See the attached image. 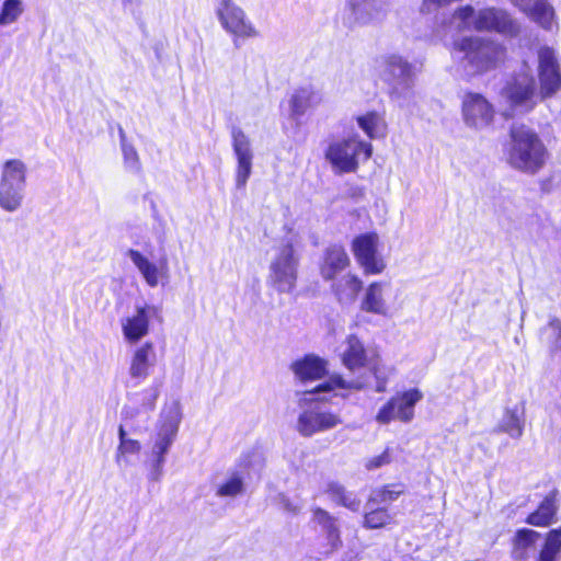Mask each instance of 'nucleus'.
I'll list each match as a JSON object with an SVG mask.
<instances>
[{
  "mask_svg": "<svg viewBox=\"0 0 561 561\" xmlns=\"http://www.w3.org/2000/svg\"><path fill=\"white\" fill-rule=\"evenodd\" d=\"M457 14L459 16L460 20L462 21H468L470 18L473 16L474 14V9L473 7L467 4L465 7H460L458 10H457Z\"/></svg>",
  "mask_w": 561,
  "mask_h": 561,
  "instance_id": "obj_43",
  "label": "nucleus"
},
{
  "mask_svg": "<svg viewBox=\"0 0 561 561\" xmlns=\"http://www.w3.org/2000/svg\"><path fill=\"white\" fill-rule=\"evenodd\" d=\"M330 385L332 386V390L334 389H350L360 391L364 390L368 382L367 380L359 378L355 380L347 381L341 375H333L329 378Z\"/></svg>",
  "mask_w": 561,
  "mask_h": 561,
  "instance_id": "obj_38",
  "label": "nucleus"
},
{
  "mask_svg": "<svg viewBox=\"0 0 561 561\" xmlns=\"http://www.w3.org/2000/svg\"><path fill=\"white\" fill-rule=\"evenodd\" d=\"M122 150L125 164L130 169L140 170V161L137 150L131 145L127 144L122 145Z\"/></svg>",
  "mask_w": 561,
  "mask_h": 561,
  "instance_id": "obj_40",
  "label": "nucleus"
},
{
  "mask_svg": "<svg viewBox=\"0 0 561 561\" xmlns=\"http://www.w3.org/2000/svg\"><path fill=\"white\" fill-rule=\"evenodd\" d=\"M351 265V259L341 243L329 244L322 252L318 268L324 282H334Z\"/></svg>",
  "mask_w": 561,
  "mask_h": 561,
  "instance_id": "obj_14",
  "label": "nucleus"
},
{
  "mask_svg": "<svg viewBox=\"0 0 561 561\" xmlns=\"http://www.w3.org/2000/svg\"><path fill=\"white\" fill-rule=\"evenodd\" d=\"M373 146L363 141L358 135H351L347 138L330 144L325 150V159L339 173L356 172L359 165V157L364 161L371 158Z\"/></svg>",
  "mask_w": 561,
  "mask_h": 561,
  "instance_id": "obj_3",
  "label": "nucleus"
},
{
  "mask_svg": "<svg viewBox=\"0 0 561 561\" xmlns=\"http://www.w3.org/2000/svg\"><path fill=\"white\" fill-rule=\"evenodd\" d=\"M461 114L468 126L481 128L493 123L495 110L484 95L468 91L461 101Z\"/></svg>",
  "mask_w": 561,
  "mask_h": 561,
  "instance_id": "obj_11",
  "label": "nucleus"
},
{
  "mask_svg": "<svg viewBox=\"0 0 561 561\" xmlns=\"http://www.w3.org/2000/svg\"><path fill=\"white\" fill-rule=\"evenodd\" d=\"M327 367V360L313 354H307L290 365L295 376L302 382L323 378L328 373Z\"/></svg>",
  "mask_w": 561,
  "mask_h": 561,
  "instance_id": "obj_21",
  "label": "nucleus"
},
{
  "mask_svg": "<svg viewBox=\"0 0 561 561\" xmlns=\"http://www.w3.org/2000/svg\"><path fill=\"white\" fill-rule=\"evenodd\" d=\"M331 289L339 300H354L363 290V282L356 274L348 273L343 282L333 283Z\"/></svg>",
  "mask_w": 561,
  "mask_h": 561,
  "instance_id": "obj_30",
  "label": "nucleus"
},
{
  "mask_svg": "<svg viewBox=\"0 0 561 561\" xmlns=\"http://www.w3.org/2000/svg\"><path fill=\"white\" fill-rule=\"evenodd\" d=\"M396 524L393 514L386 506H378L363 514L362 527L367 530L386 529Z\"/></svg>",
  "mask_w": 561,
  "mask_h": 561,
  "instance_id": "obj_27",
  "label": "nucleus"
},
{
  "mask_svg": "<svg viewBox=\"0 0 561 561\" xmlns=\"http://www.w3.org/2000/svg\"><path fill=\"white\" fill-rule=\"evenodd\" d=\"M23 188L24 186L0 183V206L7 211L16 210L22 204Z\"/></svg>",
  "mask_w": 561,
  "mask_h": 561,
  "instance_id": "obj_33",
  "label": "nucleus"
},
{
  "mask_svg": "<svg viewBox=\"0 0 561 561\" xmlns=\"http://www.w3.org/2000/svg\"><path fill=\"white\" fill-rule=\"evenodd\" d=\"M154 346L150 341L137 347L131 356L129 374L137 380H144L149 376L150 367L154 363Z\"/></svg>",
  "mask_w": 561,
  "mask_h": 561,
  "instance_id": "obj_23",
  "label": "nucleus"
},
{
  "mask_svg": "<svg viewBox=\"0 0 561 561\" xmlns=\"http://www.w3.org/2000/svg\"><path fill=\"white\" fill-rule=\"evenodd\" d=\"M407 485L403 482L386 483L377 490V497H369L368 503H391L407 493Z\"/></svg>",
  "mask_w": 561,
  "mask_h": 561,
  "instance_id": "obj_34",
  "label": "nucleus"
},
{
  "mask_svg": "<svg viewBox=\"0 0 561 561\" xmlns=\"http://www.w3.org/2000/svg\"><path fill=\"white\" fill-rule=\"evenodd\" d=\"M378 247L379 236L375 231L357 234L351 242L353 255L365 275H379L387 267Z\"/></svg>",
  "mask_w": 561,
  "mask_h": 561,
  "instance_id": "obj_5",
  "label": "nucleus"
},
{
  "mask_svg": "<svg viewBox=\"0 0 561 561\" xmlns=\"http://www.w3.org/2000/svg\"><path fill=\"white\" fill-rule=\"evenodd\" d=\"M541 534L533 528L522 527L515 530L511 538V557L515 561H525L529 551L536 547Z\"/></svg>",
  "mask_w": 561,
  "mask_h": 561,
  "instance_id": "obj_22",
  "label": "nucleus"
},
{
  "mask_svg": "<svg viewBox=\"0 0 561 561\" xmlns=\"http://www.w3.org/2000/svg\"><path fill=\"white\" fill-rule=\"evenodd\" d=\"M118 436H119V442H123V440L127 439L126 431H125L123 425H121L118 427Z\"/></svg>",
  "mask_w": 561,
  "mask_h": 561,
  "instance_id": "obj_48",
  "label": "nucleus"
},
{
  "mask_svg": "<svg viewBox=\"0 0 561 561\" xmlns=\"http://www.w3.org/2000/svg\"><path fill=\"white\" fill-rule=\"evenodd\" d=\"M508 136L510 145L506 157L513 169L535 175L546 167L550 152L534 128L524 123L513 124L510 127Z\"/></svg>",
  "mask_w": 561,
  "mask_h": 561,
  "instance_id": "obj_1",
  "label": "nucleus"
},
{
  "mask_svg": "<svg viewBox=\"0 0 561 561\" xmlns=\"http://www.w3.org/2000/svg\"><path fill=\"white\" fill-rule=\"evenodd\" d=\"M332 391V386L330 385V381L327 380L322 383L317 385L312 390H310V393H319V392H328Z\"/></svg>",
  "mask_w": 561,
  "mask_h": 561,
  "instance_id": "obj_44",
  "label": "nucleus"
},
{
  "mask_svg": "<svg viewBox=\"0 0 561 561\" xmlns=\"http://www.w3.org/2000/svg\"><path fill=\"white\" fill-rule=\"evenodd\" d=\"M559 490L552 489L538 503V505L529 512L524 522L533 527L548 528L557 522L559 512Z\"/></svg>",
  "mask_w": 561,
  "mask_h": 561,
  "instance_id": "obj_17",
  "label": "nucleus"
},
{
  "mask_svg": "<svg viewBox=\"0 0 561 561\" xmlns=\"http://www.w3.org/2000/svg\"><path fill=\"white\" fill-rule=\"evenodd\" d=\"M454 49L463 53L468 65L477 75H484L505 65L506 47L493 39L466 36L454 42Z\"/></svg>",
  "mask_w": 561,
  "mask_h": 561,
  "instance_id": "obj_2",
  "label": "nucleus"
},
{
  "mask_svg": "<svg viewBox=\"0 0 561 561\" xmlns=\"http://www.w3.org/2000/svg\"><path fill=\"white\" fill-rule=\"evenodd\" d=\"M128 256L139 270L146 284L150 287L158 286L160 279L168 278L169 276V263L165 256L161 257L159 262L152 263L139 251L130 249L127 252Z\"/></svg>",
  "mask_w": 561,
  "mask_h": 561,
  "instance_id": "obj_18",
  "label": "nucleus"
},
{
  "mask_svg": "<svg viewBox=\"0 0 561 561\" xmlns=\"http://www.w3.org/2000/svg\"><path fill=\"white\" fill-rule=\"evenodd\" d=\"M321 99L317 93L306 87L297 89L289 100L290 114L297 118L304 115L310 107L320 103Z\"/></svg>",
  "mask_w": 561,
  "mask_h": 561,
  "instance_id": "obj_28",
  "label": "nucleus"
},
{
  "mask_svg": "<svg viewBox=\"0 0 561 561\" xmlns=\"http://www.w3.org/2000/svg\"><path fill=\"white\" fill-rule=\"evenodd\" d=\"M539 184H540L541 191L545 193H548L551 191V187H552V179L551 178L542 179Z\"/></svg>",
  "mask_w": 561,
  "mask_h": 561,
  "instance_id": "obj_45",
  "label": "nucleus"
},
{
  "mask_svg": "<svg viewBox=\"0 0 561 561\" xmlns=\"http://www.w3.org/2000/svg\"><path fill=\"white\" fill-rule=\"evenodd\" d=\"M392 461V454L389 447H386L380 455L368 458L365 461V469L368 471L376 470L383 466L390 465Z\"/></svg>",
  "mask_w": 561,
  "mask_h": 561,
  "instance_id": "obj_39",
  "label": "nucleus"
},
{
  "mask_svg": "<svg viewBox=\"0 0 561 561\" xmlns=\"http://www.w3.org/2000/svg\"><path fill=\"white\" fill-rule=\"evenodd\" d=\"M325 493L339 506L345 507L351 512H358L360 508V499L347 491L346 488L337 481H331L327 484Z\"/></svg>",
  "mask_w": 561,
  "mask_h": 561,
  "instance_id": "obj_29",
  "label": "nucleus"
},
{
  "mask_svg": "<svg viewBox=\"0 0 561 561\" xmlns=\"http://www.w3.org/2000/svg\"><path fill=\"white\" fill-rule=\"evenodd\" d=\"M412 75L411 65L399 55H388L382 60L380 79L390 85L393 91L401 83H405Z\"/></svg>",
  "mask_w": 561,
  "mask_h": 561,
  "instance_id": "obj_20",
  "label": "nucleus"
},
{
  "mask_svg": "<svg viewBox=\"0 0 561 561\" xmlns=\"http://www.w3.org/2000/svg\"><path fill=\"white\" fill-rule=\"evenodd\" d=\"M356 122L370 139L375 138L379 127L385 126L382 114L376 111H369L364 115L357 116Z\"/></svg>",
  "mask_w": 561,
  "mask_h": 561,
  "instance_id": "obj_35",
  "label": "nucleus"
},
{
  "mask_svg": "<svg viewBox=\"0 0 561 561\" xmlns=\"http://www.w3.org/2000/svg\"><path fill=\"white\" fill-rule=\"evenodd\" d=\"M561 557V526L545 534L543 542L535 561H559Z\"/></svg>",
  "mask_w": 561,
  "mask_h": 561,
  "instance_id": "obj_26",
  "label": "nucleus"
},
{
  "mask_svg": "<svg viewBox=\"0 0 561 561\" xmlns=\"http://www.w3.org/2000/svg\"><path fill=\"white\" fill-rule=\"evenodd\" d=\"M511 107H524L527 112L535 108L537 102L536 83L529 72H519L512 76L502 90Z\"/></svg>",
  "mask_w": 561,
  "mask_h": 561,
  "instance_id": "obj_10",
  "label": "nucleus"
},
{
  "mask_svg": "<svg viewBox=\"0 0 561 561\" xmlns=\"http://www.w3.org/2000/svg\"><path fill=\"white\" fill-rule=\"evenodd\" d=\"M140 443L136 439L127 438L123 442H119L116 460L118 461L121 457H124L129 454H137L140 451Z\"/></svg>",
  "mask_w": 561,
  "mask_h": 561,
  "instance_id": "obj_41",
  "label": "nucleus"
},
{
  "mask_svg": "<svg viewBox=\"0 0 561 561\" xmlns=\"http://www.w3.org/2000/svg\"><path fill=\"white\" fill-rule=\"evenodd\" d=\"M478 32H495L507 37H516L520 33L519 23L512 15L502 9H481L473 22Z\"/></svg>",
  "mask_w": 561,
  "mask_h": 561,
  "instance_id": "obj_9",
  "label": "nucleus"
},
{
  "mask_svg": "<svg viewBox=\"0 0 561 561\" xmlns=\"http://www.w3.org/2000/svg\"><path fill=\"white\" fill-rule=\"evenodd\" d=\"M527 15L546 30H550L554 20V10L547 0H535L529 9L524 10Z\"/></svg>",
  "mask_w": 561,
  "mask_h": 561,
  "instance_id": "obj_32",
  "label": "nucleus"
},
{
  "mask_svg": "<svg viewBox=\"0 0 561 561\" xmlns=\"http://www.w3.org/2000/svg\"><path fill=\"white\" fill-rule=\"evenodd\" d=\"M311 513L312 520L321 527L325 540L324 546L327 547V551H336L343 545L337 519L327 510L319 506L312 507Z\"/></svg>",
  "mask_w": 561,
  "mask_h": 561,
  "instance_id": "obj_19",
  "label": "nucleus"
},
{
  "mask_svg": "<svg viewBox=\"0 0 561 561\" xmlns=\"http://www.w3.org/2000/svg\"><path fill=\"white\" fill-rule=\"evenodd\" d=\"M176 427L173 426L165 435L161 437V439L157 443V454L160 458L168 451L172 440L175 436Z\"/></svg>",
  "mask_w": 561,
  "mask_h": 561,
  "instance_id": "obj_42",
  "label": "nucleus"
},
{
  "mask_svg": "<svg viewBox=\"0 0 561 561\" xmlns=\"http://www.w3.org/2000/svg\"><path fill=\"white\" fill-rule=\"evenodd\" d=\"M423 392L419 388H409L396 392L378 410L375 420L387 425L393 421L410 423L415 416V405L422 401Z\"/></svg>",
  "mask_w": 561,
  "mask_h": 561,
  "instance_id": "obj_4",
  "label": "nucleus"
},
{
  "mask_svg": "<svg viewBox=\"0 0 561 561\" xmlns=\"http://www.w3.org/2000/svg\"><path fill=\"white\" fill-rule=\"evenodd\" d=\"M343 366L350 371L369 368V371L377 377L380 373L379 354L370 351L364 341L356 334H350L345 339V348L341 355Z\"/></svg>",
  "mask_w": 561,
  "mask_h": 561,
  "instance_id": "obj_7",
  "label": "nucleus"
},
{
  "mask_svg": "<svg viewBox=\"0 0 561 561\" xmlns=\"http://www.w3.org/2000/svg\"><path fill=\"white\" fill-rule=\"evenodd\" d=\"M298 260L291 242L282 245L271 264V282L279 293H289L296 286Z\"/></svg>",
  "mask_w": 561,
  "mask_h": 561,
  "instance_id": "obj_8",
  "label": "nucleus"
},
{
  "mask_svg": "<svg viewBox=\"0 0 561 561\" xmlns=\"http://www.w3.org/2000/svg\"><path fill=\"white\" fill-rule=\"evenodd\" d=\"M217 15L222 27L233 35L236 44L238 38H249L257 35V31L245 19L242 9L237 7L231 0H221Z\"/></svg>",
  "mask_w": 561,
  "mask_h": 561,
  "instance_id": "obj_12",
  "label": "nucleus"
},
{
  "mask_svg": "<svg viewBox=\"0 0 561 561\" xmlns=\"http://www.w3.org/2000/svg\"><path fill=\"white\" fill-rule=\"evenodd\" d=\"M26 167L19 159H11L4 162L0 183L18 186H25Z\"/></svg>",
  "mask_w": 561,
  "mask_h": 561,
  "instance_id": "obj_31",
  "label": "nucleus"
},
{
  "mask_svg": "<svg viewBox=\"0 0 561 561\" xmlns=\"http://www.w3.org/2000/svg\"><path fill=\"white\" fill-rule=\"evenodd\" d=\"M525 420L524 412H518L517 409L506 408L503 413L502 421L494 428L496 433H505L512 438L518 439L524 434Z\"/></svg>",
  "mask_w": 561,
  "mask_h": 561,
  "instance_id": "obj_25",
  "label": "nucleus"
},
{
  "mask_svg": "<svg viewBox=\"0 0 561 561\" xmlns=\"http://www.w3.org/2000/svg\"><path fill=\"white\" fill-rule=\"evenodd\" d=\"M243 490V481L239 474L231 476L217 489V495L219 496H236Z\"/></svg>",
  "mask_w": 561,
  "mask_h": 561,
  "instance_id": "obj_37",
  "label": "nucleus"
},
{
  "mask_svg": "<svg viewBox=\"0 0 561 561\" xmlns=\"http://www.w3.org/2000/svg\"><path fill=\"white\" fill-rule=\"evenodd\" d=\"M539 96L547 100L561 91V65L553 48L542 46L538 50Z\"/></svg>",
  "mask_w": 561,
  "mask_h": 561,
  "instance_id": "obj_6",
  "label": "nucleus"
},
{
  "mask_svg": "<svg viewBox=\"0 0 561 561\" xmlns=\"http://www.w3.org/2000/svg\"><path fill=\"white\" fill-rule=\"evenodd\" d=\"M342 423L339 414L331 411L316 409L302 411L297 420V431L304 437H310L316 433L329 431Z\"/></svg>",
  "mask_w": 561,
  "mask_h": 561,
  "instance_id": "obj_15",
  "label": "nucleus"
},
{
  "mask_svg": "<svg viewBox=\"0 0 561 561\" xmlns=\"http://www.w3.org/2000/svg\"><path fill=\"white\" fill-rule=\"evenodd\" d=\"M549 327L557 332L558 339H561V321L558 319H552L549 321Z\"/></svg>",
  "mask_w": 561,
  "mask_h": 561,
  "instance_id": "obj_46",
  "label": "nucleus"
},
{
  "mask_svg": "<svg viewBox=\"0 0 561 561\" xmlns=\"http://www.w3.org/2000/svg\"><path fill=\"white\" fill-rule=\"evenodd\" d=\"M378 379L376 385V391L377 392H385L387 389V379L386 378H379V375L376 377Z\"/></svg>",
  "mask_w": 561,
  "mask_h": 561,
  "instance_id": "obj_47",
  "label": "nucleus"
},
{
  "mask_svg": "<svg viewBox=\"0 0 561 561\" xmlns=\"http://www.w3.org/2000/svg\"><path fill=\"white\" fill-rule=\"evenodd\" d=\"M385 285L383 282L376 280L367 286L360 302V309L363 311L381 316L387 313L388 308L383 299Z\"/></svg>",
  "mask_w": 561,
  "mask_h": 561,
  "instance_id": "obj_24",
  "label": "nucleus"
},
{
  "mask_svg": "<svg viewBox=\"0 0 561 561\" xmlns=\"http://www.w3.org/2000/svg\"><path fill=\"white\" fill-rule=\"evenodd\" d=\"M23 11L24 3L22 0H4L0 10V26L16 22Z\"/></svg>",
  "mask_w": 561,
  "mask_h": 561,
  "instance_id": "obj_36",
  "label": "nucleus"
},
{
  "mask_svg": "<svg viewBox=\"0 0 561 561\" xmlns=\"http://www.w3.org/2000/svg\"><path fill=\"white\" fill-rule=\"evenodd\" d=\"M232 148L237 157L236 183L238 187H244L252 170V151L248 136L239 128L231 129Z\"/></svg>",
  "mask_w": 561,
  "mask_h": 561,
  "instance_id": "obj_16",
  "label": "nucleus"
},
{
  "mask_svg": "<svg viewBox=\"0 0 561 561\" xmlns=\"http://www.w3.org/2000/svg\"><path fill=\"white\" fill-rule=\"evenodd\" d=\"M150 318L161 320V308L145 304L136 308L135 314L127 317L122 324L124 337L129 343H136L149 333Z\"/></svg>",
  "mask_w": 561,
  "mask_h": 561,
  "instance_id": "obj_13",
  "label": "nucleus"
}]
</instances>
